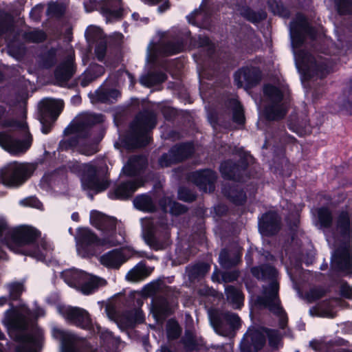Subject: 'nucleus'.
Returning a JSON list of instances; mask_svg holds the SVG:
<instances>
[{"label": "nucleus", "instance_id": "4d7b16f0", "mask_svg": "<svg viewBox=\"0 0 352 352\" xmlns=\"http://www.w3.org/2000/svg\"><path fill=\"white\" fill-rule=\"evenodd\" d=\"M84 6L87 12H92L95 9H100L101 10V1L98 2L96 0H85Z\"/></svg>", "mask_w": 352, "mask_h": 352}, {"label": "nucleus", "instance_id": "473e14b6", "mask_svg": "<svg viewBox=\"0 0 352 352\" xmlns=\"http://www.w3.org/2000/svg\"><path fill=\"white\" fill-rule=\"evenodd\" d=\"M41 105L42 110L49 113L50 116L55 120L63 109V101L47 98L41 102Z\"/></svg>", "mask_w": 352, "mask_h": 352}, {"label": "nucleus", "instance_id": "e433bc0d", "mask_svg": "<svg viewBox=\"0 0 352 352\" xmlns=\"http://www.w3.org/2000/svg\"><path fill=\"white\" fill-rule=\"evenodd\" d=\"M337 230L343 236H349L351 234V222L347 212H342L339 215L337 222Z\"/></svg>", "mask_w": 352, "mask_h": 352}, {"label": "nucleus", "instance_id": "2eb2a0df", "mask_svg": "<svg viewBox=\"0 0 352 352\" xmlns=\"http://www.w3.org/2000/svg\"><path fill=\"white\" fill-rule=\"evenodd\" d=\"M193 151L194 148L190 143L175 146L168 153L161 157L159 160V164L162 167H168L172 164L187 158Z\"/></svg>", "mask_w": 352, "mask_h": 352}, {"label": "nucleus", "instance_id": "0eeeda50", "mask_svg": "<svg viewBox=\"0 0 352 352\" xmlns=\"http://www.w3.org/2000/svg\"><path fill=\"white\" fill-rule=\"evenodd\" d=\"M269 339L270 344L277 347L280 341V336L277 331L264 328H249L245 334L241 344L243 352H256L262 348L265 342V337Z\"/></svg>", "mask_w": 352, "mask_h": 352}, {"label": "nucleus", "instance_id": "0e129e2a", "mask_svg": "<svg viewBox=\"0 0 352 352\" xmlns=\"http://www.w3.org/2000/svg\"><path fill=\"white\" fill-rule=\"evenodd\" d=\"M178 195L180 199L186 201H190L194 199V196L189 194L187 190L184 189H180L178 192Z\"/></svg>", "mask_w": 352, "mask_h": 352}, {"label": "nucleus", "instance_id": "a878e982", "mask_svg": "<svg viewBox=\"0 0 352 352\" xmlns=\"http://www.w3.org/2000/svg\"><path fill=\"white\" fill-rule=\"evenodd\" d=\"M106 280L102 278L86 273L80 285L79 290L85 295H89L99 287L105 285Z\"/></svg>", "mask_w": 352, "mask_h": 352}, {"label": "nucleus", "instance_id": "4c0bfd02", "mask_svg": "<svg viewBox=\"0 0 352 352\" xmlns=\"http://www.w3.org/2000/svg\"><path fill=\"white\" fill-rule=\"evenodd\" d=\"M166 78L164 73L150 74L140 78V83L145 87H151L156 84L164 82Z\"/></svg>", "mask_w": 352, "mask_h": 352}, {"label": "nucleus", "instance_id": "1a4fd4ad", "mask_svg": "<svg viewBox=\"0 0 352 352\" xmlns=\"http://www.w3.org/2000/svg\"><path fill=\"white\" fill-rule=\"evenodd\" d=\"M58 311L66 320L77 327L85 329H91L94 332L96 331L103 338L110 336V333L108 331L102 329L98 324H96L94 327L91 324L89 314L85 309L60 305L58 307Z\"/></svg>", "mask_w": 352, "mask_h": 352}, {"label": "nucleus", "instance_id": "c03bdc74", "mask_svg": "<svg viewBox=\"0 0 352 352\" xmlns=\"http://www.w3.org/2000/svg\"><path fill=\"white\" fill-rule=\"evenodd\" d=\"M65 6L56 2H51L48 4L47 14L50 17H59L65 12Z\"/></svg>", "mask_w": 352, "mask_h": 352}, {"label": "nucleus", "instance_id": "dca6fc26", "mask_svg": "<svg viewBox=\"0 0 352 352\" xmlns=\"http://www.w3.org/2000/svg\"><path fill=\"white\" fill-rule=\"evenodd\" d=\"M133 254V250L129 248L113 250L102 254L100 262L107 268L118 269Z\"/></svg>", "mask_w": 352, "mask_h": 352}, {"label": "nucleus", "instance_id": "20e7f679", "mask_svg": "<svg viewBox=\"0 0 352 352\" xmlns=\"http://www.w3.org/2000/svg\"><path fill=\"white\" fill-rule=\"evenodd\" d=\"M102 121V115L88 113L79 115L64 131L65 134L72 135L73 138L71 140L61 141L59 144L60 148L63 150L78 146V151L82 154L85 155L94 154L97 151V144L102 137L93 142L85 138L91 125Z\"/></svg>", "mask_w": 352, "mask_h": 352}, {"label": "nucleus", "instance_id": "58836bf2", "mask_svg": "<svg viewBox=\"0 0 352 352\" xmlns=\"http://www.w3.org/2000/svg\"><path fill=\"white\" fill-rule=\"evenodd\" d=\"M220 171L223 177L230 179H236V173L239 171V168L232 162H225L221 164Z\"/></svg>", "mask_w": 352, "mask_h": 352}, {"label": "nucleus", "instance_id": "aec40b11", "mask_svg": "<svg viewBox=\"0 0 352 352\" xmlns=\"http://www.w3.org/2000/svg\"><path fill=\"white\" fill-rule=\"evenodd\" d=\"M332 267L350 274L352 267V258L349 246L338 249L331 256Z\"/></svg>", "mask_w": 352, "mask_h": 352}, {"label": "nucleus", "instance_id": "f8f14e48", "mask_svg": "<svg viewBox=\"0 0 352 352\" xmlns=\"http://www.w3.org/2000/svg\"><path fill=\"white\" fill-rule=\"evenodd\" d=\"M263 92L267 103L263 111L265 118L269 120L283 118L287 112L286 106L281 102L283 90L275 86L267 85L263 88Z\"/></svg>", "mask_w": 352, "mask_h": 352}, {"label": "nucleus", "instance_id": "72a5a7b5", "mask_svg": "<svg viewBox=\"0 0 352 352\" xmlns=\"http://www.w3.org/2000/svg\"><path fill=\"white\" fill-rule=\"evenodd\" d=\"M340 111L346 115H352V80L349 89L338 99Z\"/></svg>", "mask_w": 352, "mask_h": 352}, {"label": "nucleus", "instance_id": "864d4df0", "mask_svg": "<svg viewBox=\"0 0 352 352\" xmlns=\"http://www.w3.org/2000/svg\"><path fill=\"white\" fill-rule=\"evenodd\" d=\"M27 38L32 42H41L45 38V34L43 31L34 30L27 34Z\"/></svg>", "mask_w": 352, "mask_h": 352}, {"label": "nucleus", "instance_id": "49530a36", "mask_svg": "<svg viewBox=\"0 0 352 352\" xmlns=\"http://www.w3.org/2000/svg\"><path fill=\"white\" fill-rule=\"evenodd\" d=\"M233 120L238 124H243L244 122L243 110L240 103L236 100H233Z\"/></svg>", "mask_w": 352, "mask_h": 352}, {"label": "nucleus", "instance_id": "6e6d98bb", "mask_svg": "<svg viewBox=\"0 0 352 352\" xmlns=\"http://www.w3.org/2000/svg\"><path fill=\"white\" fill-rule=\"evenodd\" d=\"M96 79L94 75L92 74V72L90 71L89 68H88L81 76L80 77V85L82 87H86L88 85L89 82Z\"/></svg>", "mask_w": 352, "mask_h": 352}, {"label": "nucleus", "instance_id": "4468645a", "mask_svg": "<svg viewBox=\"0 0 352 352\" xmlns=\"http://www.w3.org/2000/svg\"><path fill=\"white\" fill-rule=\"evenodd\" d=\"M210 322L214 331L221 336H226L228 335L225 332L226 323L230 325L232 329L238 328L240 326L241 320L239 317L232 313L224 314H209Z\"/></svg>", "mask_w": 352, "mask_h": 352}, {"label": "nucleus", "instance_id": "a18cd8bd", "mask_svg": "<svg viewBox=\"0 0 352 352\" xmlns=\"http://www.w3.org/2000/svg\"><path fill=\"white\" fill-rule=\"evenodd\" d=\"M85 35L88 42H94L102 38V31L97 26L89 25L87 27Z\"/></svg>", "mask_w": 352, "mask_h": 352}, {"label": "nucleus", "instance_id": "2f4dec72", "mask_svg": "<svg viewBox=\"0 0 352 352\" xmlns=\"http://www.w3.org/2000/svg\"><path fill=\"white\" fill-rule=\"evenodd\" d=\"M225 293L228 302L234 309H241L243 305L244 296L241 291L232 286L225 288Z\"/></svg>", "mask_w": 352, "mask_h": 352}, {"label": "nucleus", "instance_id": "7c9ffc66", "mask_svg": "<svg viewBox=\"0 0 352 352\" xmlns=\"http://www.w3.org/2000/svg\"><path fill=\"white\" fill-rule=\"evenodd\" d=\"M152 270L148 269L140 262L133 267L126 274V279L131 282H138L144 280L149 276Z\"/></svg>", "mask_w": 352, "mask_h": 352}, {"label": "nucleus", "instance_id": "f704fd0d", "mask_svg": "<svg viewBox=\"0 0 352 352\" xmlns=\"http://www.w3.org/2000/svg\"><path fill=\"white\" fill-rule=\"evenodd\" d=\"M151 311L157 320L164 319L171 311L167 301L165 300L155 301Z\"/></svg>", "mask_w": 352, "mask_h": 352}, {"label": "nucleus", "instance_id": "b1692460", "mask_svg": "<svg viewBox=\"0 0 352 352\" xmlns=\"http://www.w3.org/2000/svg\"><path fill=\"white\" fill-rule=\"evenodd\" d=\"M183 50L182 43L177 42L168 43L161 47H156L155 44L150 43L148 46V58L153 60L157 55L170 56L177 54Z\"/></svg>", "mask_w": 352, "mask_h": 352}, {"label": "nucleus", "instance_id": "774afa93", "mask_svg": "<svg viewBox=\"0 0 352 352\" xmlns=\"http://www.w3.org/2000/svg\"><path fill=\"white\" fill-rule=\"evenodd\" d=\"M40 8L35 7L30 12L31 17L34 20H37L39 18Z\"/></svg>", "mask_w": 352, "mask_h": 352}, {"label": "nucleus", "instance_id": "338daca9", "mask_svg": "<svg viewBox=\"0 0 352 352\" xmlns=\"http://www.w3.org/2000/svg\"><path fill=\"white\" fill-rule=\"evenodd\" d=\"M237 276H238V274H237V273H235V272L232 273V274L224 273L222 275V278L225 282L232 281V280H235L237 278Z\"/></svg>", "mask_w": 352, "mask_h": 352}, {"label": "nucleus", "instance_id": "ddd939ff", "mask_svg": "<svg viewBox=\"0 0 352 352\" xmlns=\"http://www.w3.org/2000/svg\"><path fill=\"white\" fill-rule=\"evenodd\" d=\"M30 166L13 162L0 170V179L6 186H19L30 177Z\"/></svg>", "mask_w": 352, "mask_h": 352}, {"label": "nucleus", "instance_id": "e2e57ef3", "mask_svg": "<svg viewBox=\"0 0 352 352\" xmlns=\"http://www.w3.org/2000/svg\"><path fill=\"white\" fill-rule=\"evenodd\" d=\"M196 47H208V50H210L212 49V45L210 44V41L208 37H201L198 38L197 43L195 44Z\"/></svg>", "mask_w": 352, "mask_h": 352}, {"label": "nucleus", "instance_id": "39448f33", "mask_svg": "<svg viewBox=\"0 0 352 352\" xmlns=\"http://www.w3.org/2000/svg\"><path fill=\"white\" fill-rule=\"evenodd\" d=\"M252 274L258 279H270L267 286H263L262 295L257 298V303L267 307L272 312L279 317V324L281 328L286 326L287 316L280 305L278 298V283L276 279L277 271L270 265H263L253 267L251 270Z\"/></svg>", "mask_w": 352, "mask_h": 352}, {"label": "nucleus", "instance_id": "a211bd4d", "mask_svg": "<svg viewBox=\"0 0 352 352\" xmlns=\"http://www.w3.org/2000/svg\"><path fill=\"white\" fill-rule=\"evenodd\" d=\"M52 335L54 339L59 340L63 352H76L80 342L76 336L56 327L52 328Z\"/></svg>", "mask_w": 352, "mask_h": 352}, {"label": "nucleus", "instance_id": "cd10ccee", "mask_svg": "<svg viewBox=\"0 0 352 352\" xmlns=\"http://www.w3.org/2000/svg\"><path fill=\"white\" fill-rule=\"evenodd\" d=\"M146 159L144 157H131L127 163L124 165L122 173L128 176L135 175L146 166Z\"/></svg>", "mask_w": 352, "mask_h": 352}, {"label": "nucleus", "instance_id": "f257e3e1", "mask_svg": "<svg viewBox=\"0 0 352 352\" xmlns=\"http://www.w3.org/2000/svg\"><path fill=\"white\" fill-rule=\"evenodd\" d=\"M45 315V311L36 307L33 312L25 305L10 306L4 312L2 324L10 337L19 342L16 352H38L43 343V331L32 322L33 318Z\"/></svg>", "mask_w": 352, "mask_h": 352}, {"label": "nucleus", "instance_id": "9b49d317", "mask_svg": "<svg viewBox=\"0 0 352 352\" xmlns=\"http://www.w3.org/2000/svg\"><path fill=\"white\" fill-rule=\"evenodd\" d=\"M156 116L151 111H144L137 116L131 126L132 138L134 143L132 147L145 146L150 141L148 130L155 127Z\"/></svg>", "mask_w": 352, "mask_h": 352}, {"label": "nucleus", "instance_id": "bb28decb", "mask_svg": "<svg viewBox=\"0 0 352 352\" xmlns=\"http://www.w3.org/2000/svg\"><path fill=\"white\" fill-rule=\"evenodd\" d=\"M142 185L143 182L140 180L122 183L115 189L114 193L111 195L110 197L120 199H126Z\"/></svg>", "mask_w": 352, "mask_h": 352}, {"label": "nucleus", "instance_id": "412c9836", "mask_svg": "<svg viewBox=\"0 0 352 352\" xmlns=\"http://www.w3.org/2000/svg\"><path fill=\"white\" fill-rule=\"evenodd\" d=\"M258 226L262 236L274 234L280 228V217L274 212H267L258 219Z\"/></svg>", "mask_w": 352, "mask_h": 352}, {"label": "nucleus", "instance_id": "c756f323", "mask_svg": "<svg viewBox=\"0 0 352 352\" xmlns=\"http://www.w3.org/2000/svg\"><path fill=\"white\" fill-rule=\"evenodd\" d=\"M85 274L83 271L71 269L63 271L62 277L69 287L78 289Z\"/></svg>", "mask_w": 352, "mask_h": 352}, {"label": "nucleus", "instance_id": "bf43d9fd", "mask_svg": "<svg viewBox=\"0 0 352 352\" xmlns=\"http://www.w3.org/2000/svg\"><path fill=\"white\" fill-rule=\"evenodd\" d=\"M340 292L342 297L352 299V287L348 284L342 283L340 287Z\"/></svg>", "mask_w": 352, "mask_h": 352}, {"label": "nucleus", "instance_id": "13d9d810", "mask_svg": "<svg viewBox=\"0 0 352 352\" xmlns=\"http://www.w3.org/2000/svg\"><path fill=\"white\" fill-rule=\"evenodd\" d=\"M95 53L99 60H102L106 53V44L102 41L96 47Z\"/></svg>", "mask_w": 352, "mask_h": 352}, {"label": "nucleus", "instance_id": "9d476101", "mask_svg": "<svg viewBox=\"0 0 352 352\" xmlns=\"http://www.w3.org/2000/svg\"><path fill=\"white\" fill-rule=\"evenodd\" d=\"M69 168L72 171L77 173L80 176L82 187L84 190L99 192L107 188V181L100 180L97 174L98 168L94 164H80L76 162Z\"/></svg>", "mask_w": 352, "mask_h": 352}, {"label": "nucleus", "instance_id": "5fc2aeb1", "mask_svg": "<svg viewBox=\"0 0 352 352\" xmlns=\"http://www.w3.org/2000/svg\"><path fill=\"white\" fill-rule=\"evenodd\" d=\"M169 210L172 214H179L186 212V208L177 202L169 201Z\"/></svg>", "mask_w": 352, "mask_h": 352}, {"label": "nucleus", "instance_id": "c9c22d12", "mask_svg": "<svg viewBox=\"0 0 352 352\" xmlns=\"http://www.w3.org/2000/svg\"><path fill=\"white\" fill-rule=\"evenodd\" d=\"M133 204L137 209L146 212H151L155 208L151 197L147 195L136 197L133 201Z\"/></svg>", "mask_w": 352, "mask_h": 352}, {"label": "nucleus", "instance_id": "393cba45", "mask_svg": "<svg viewBox=\"0 0 352 352\" xmlns=\"http://www.w3.org/2000/svg\"><path fill=\"white\" fill-rule=\"evenodd\" d=\"M259 78L260 72L256 68H243L234 74V82L238 87H242L244 83L252 86L256 84Z\"/></svg>", "mask_w": 352, "mask_h": 352}, {"label": "nucleus", "instance_id": "423d86ee", "mask_svg": "<svg viewBox=\"0 0 352 352\" xmlns=\"http://www.w3.org/2000/svg\"><path fill=\"white\" fill-rule=\"evenodd\" d=\"M3 127H11L19 129L25 133L23 140H16L5 132H0V146L8 153L17 155L25 152L32 145V138L28 133L27 123L25 120L20 122L14 120L3 121L1 123Z\"/></svg>", "mask_w": 352, "mask_h": 352}, {"label": "nucleus", "instance_id": "69168bd1", "mask_svg": "<svg viewBox=\"0 0 352 352\" xmlns=\"http://www.w3.org/2000/svg\"><path fill=\"white\" fill-rule=\"evenodd\" d=\"M184 342V344L188 348H193L195 346V341L192 336L190 333H186Z\"/></svg>", "mask_w": 352, "mask_h": 352}, {"label": "nucleus", "instance_id": "6e6552de", "mask_svg": "<svg viewBox=\"0 0 352 352\" xmlns=\"http://www.w3.org/2000/svg\"><path fill=\"white\" fill-rule=\"evenodd\" d=\"M6 230V228L2 232H6L2 243L14 252H19L20 248L33 243L40 235L38 230L28 225Z\"/></svg>", "mask_w": 352, "mask_h": 352}, {"label": "nucleus", "instance_id": "37998d69", "mask_svg": "<svg viewBox=\"0 0 352 352\" xmlns=\"http://www.w3.org/2000/svg\"><path fill=\"white\" fill-rule=\"evenodd\" d=\"M6 288L9 292L10 298L12 300L16 299L24 290L23 283L19 282L9 283L6 285Z\"/></svg>", "mask_w": 352, "mask_h": 352}, {"label": "nucleus", "instance_id": "ea45409f", "mask_svg": "<svg viewBox=\"0 0 352 352\" xmlns=\"http://www.w3.org/2000/svg\"><path fill=\"white\" fill-rule=\"evenodd\" d=\"M220 265L224 268H229L236 265L241 260V254L237 253L233 260H230L229 254L227 250H223L219 257Z\"/></svg>", "mask_w": 352, "mask_h": 352}, {"label": "nucleus", "instance_id": "79ce46f5", "mask_svg": "<svg viewBox=\"0 0 352 352\" xmlns=\"http://www.w3.org/2000/svg\"><path fill=\"white\" fill-rule=\"evenodd\" d=\"M223 193L236 204H241L245 200L246 197L243 191H238L234 188H230L227 191L226 188H223Z\"/></svg>", "mask_w": 352, "mask_h": 352}, {"label": "nucleus", "instance_id": "f3484780", "mask_svg": "<svg viewBox=\"0 0 352 352\" xmlns=\"http://www.w3.org/2000/svg\"><path fill=\"white\" fill-rule=\"evenodd\" d=\"M344 304L340 298H331L310 308L309 314L312 316L333 318L338 309L343 307Z\"/></svg>", "mask_w": 352, "mask_h": 352}, {"label": "nucleus", "instance_id": "09e8293b", "mask_svg": "<svg viewBox=\"0 0 352 352\" xmlns=\"http://www.w3.org/2000/svg\"><path fill=\"white\" fill-rule=\"evenodd\" d=\"M102 89H99L96 91V94L100 100H107L112 102L116 100L120 95V92L116 89H111L104 94V96H101Z\"/></svg>", "mask_w": 352, "mask_h": 352}, {"label": "nucleus", "instance_id": "f03ea898", "mask_svg": "<svg viewBox=\"0 0 352 352\" xmlns=\"http://www.w3.org/2000/svg\"><path fill=\"white\" fill-rule=\"evenodd\" d=\"M305 34H311V28L305 16L298 14L289 26L291 45L296 67L305 79L315 76L323 78L332 72L334 62L321 55L313 56L307 52L299 50L304 41Z\"/></svg>", "mask_w": 352, "mask_h": 352}, {"label": "nucleus", "instance_id": "8fccbe9b", "mask_svg": "<svg viewBox=\"0 0 352 352\" xmlns=\"http://www.w3.org/2000/svg\"><path fill=\"white\" fill-rule=\"evenodd\" d=\"M179 327L175 321L169 320L167 324V335L169 338H177L179 335Z\"/></svg>", "mask_w": 352, "mask_h": 352}, {"label": "nucleus", "instance_id": "7ed1b4c3", "mask_svg": "<svg viewBox=\"0 0 352 352\" xmlns=\"http://www.w3.org/2000/svg\"><path fill=\"white\" fill-rule=\"evenodd\" d=\"M90 223L101 232L102 238H98L94 233L86 228L78 229L75 236L76 250L78 254L85 257L91 254V246H107V248L121 244L124 237L120 234L117 235L115 230L116 219L106 216L97 210L90 212Z\"/></svg>", "mask_w": 352, "mask_h": 352}, {"label": "nucleus", "instance_id": "052dcab7", "mask_svg": "<svg viewBox=\"0 0 352 352\" xmlns=\"http://www.w3.org/2000/svg\"><path fill=\"white\" fill-rule=\"evenodd\" d=\"M89 68L96 78L102 76L104 73V67L97 64H92L89 67Z\"/></svg>", "mask_w": 352, "mask_h": 352}, {"label": "nucleus", "instance_id": "3c124183", "mask_svg": "<svg viewBox=\"0 0 352 352\" xmlns=\"http://www.w3.org/2000/svg\"><path fill=\"white\" fill-rule=\"evenodd\" d=\"M324 294V291L322 289H312L306 294V299L308 302H314L320 298Z\"/></svg>", "mask_w": 352, "mask_h": 352}, {"label": "nucleus", "instance_id": "c85d7f7f", "mask_svg": "<svg viewBox=\"0 0 352 352\" xmlns=\"http://www.w3.org/2000/svg\"><path fill=\"white\" fill-rule=\"evenodd\" d=\"M74 73V67L73 64V55L69 54L66 61L61 63L56 69L55 77L60 82L68 80Z\"/></svg>", "mask_w": 352, "mask_h": 352}, {"label": "nucleus", "instance_id": "de8ad7c7", "mask_svg": "<svg viewBox=\"0 0 352 352\" xmlns=\"http://www.w3.org/2000/svg\"><path fill=\"white\" fill-rule=\"evenodd\" d=\"M335 3L340 14L352 13V0H335Z\"/></svg>", "mask_w": 352, "mask_h": 352}, {"label": "nucleus", "instance_id": "4be33fe9", "mask_svg": "<svg viewBox=\"0 0 352 352\" xmlns=\"http://www.w3.org/2000/svg\"><path fill=\"white\" fill-rule=\"evenodd\" d=\"M122 8L120 0H102L101 1V14L105 17L106 22H111L122 16Z\"/></svg>", "mask_w": 352, "mask_h": 352}, {"label": "nucleus", "instance_id": "6ab92c4d", "mask_svg": "<svg viewBox=\"0 0 352 352\" xmlns=\"http://www.w3.org/2000/svg\"><path fill=\"white\" fill-rule=\"evenodd\" d=\"M216 178L215 173L208 169L192 173L189 177L191 182L205 192L214 190V182Z\"/></svg>", "mask_w": 352, "mask_h": 352}, {"label": "nucleus", "instance_id": "a19ab883", "mask_svg": "<svg viewBox=\"0 0 352 352\" xmlns=\"http://www.w3.org/2000/svg\"><path fill=\"white\" fill-rule=\"evenodd\" d=\"M318 224L320 228L329 227L332 221L331 212L327 208H321L318 210Z\"/></svg>", "mask_w": 352, "mask_h": 352}, {"label": "nucleus", "instance_id": "5701e85b", "mask_svg": "<svg viewBox=\"0 0 352 352\" xmlns=\"http://www.w3.org/2000/svg\"><path fill=\"white\" fill-rule=\"evenodd\" d=\"M142 235L146 242L151 248L159 250L161 246L157 243L155 238L156 225L153 220L149 218L141 219Z\"/></svg>", "mask_w": 352, "mask_h": 352}, {"label": "nucleus", "instance_id": "680f3d73", "mask_svg": "<svg viewBox=\"0 0 352 352\" xmlns=\"http://www.w3.org/2000/svg\"><path fill=\"white\" fill-rule=\"evenodd\" d=\"M210 266L206 263H200L193 267V272L198 275H204L209 271Z\"/></svg>", "mask_w": 352, "mask_h": 352}, {"label": "nucleus", "instance_id": "603ef678", "mask_svg": "<svg viewBox=\"0 0 352 352\" xmlns=\"http://www.w3.org/2000/svg\"><path fill=\"white\" fill-rule=\"evenodd\" d=\"M20 204L24 206H30L37 209L42 208V204L36 197H29L20 201Z\"/></svg>", "mask_w": 352, "mask_h": 352}]
</instances>
